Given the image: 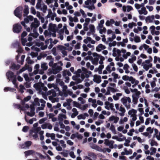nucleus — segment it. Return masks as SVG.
<instances>
[{
  "label": "nucleus",
  "instance_id": "1",
  "mask_svg": "<svg viewBox=\"0 0 160 160\" xmlns=\"http://www.w3.org/2000/svg\"><path fill=\"white\" fill-rule=\"evenodd\" d=\"M121 101L127 108H130V105L129 103L131 102V99L129 97H124L121 98Z\"/></svg>",
  "mask_w": 160,
  "mask_h": 160
},
{
  "label": "nucleus",
  "instance_id": "2",
  "mask_svg": "<svg viewBox=\"0 0 160 160\" xmlns=\"http://www.w3.org/2000/svg\"><path fill=\"white\" fill-rule=\"evenodd\" d=\"M23 8L22 6H18L14 11V15L17 17L20 18L22 17V11Z\"/></svg>",
  "mask_w": 160,
  "mask_h": 160
},
{
  "label": "nucleus",
  "instance_id": "3",
  "mask_svg": "<svg viewBox=\"0 0 160 160\" xmlns=\"http://www.w3.org/2000/svg\"><path fill=\"white\" fill-rule=\"evenodd\" d=\"M22 28V27L21 25L17 23L13 25L12 30L14 33H18L21 32Z\"/></svg>",
  "mask_w": 160,
  "mask_h": 160
},
{
  "label": "nucleus",
  "instance_id": "4",
  "mask_svg": "<svg viewBox=\"0 0 160 160\" xmlns=\"http://www.w3.org/2000/svg\"><path fill=\"white\" fill-rule=\"evenodd\" d=\"M32 144V142L31 141H26L24 144L21 145V148L23 149H28Z\"/></svg>",
  "mask_w": 160,
  "mask_h": 160
},
{
  "label": "nucleus",
  "instance_id": "5",
  "mask_svg": "<svg viewBox=\"0 0 160 160\" xmlns=\"http://www.w3.org/2000/svg\"><path fill=\"white\" fill-rule=\"evenodd\" d=\"M30 108L31 109V113L29 112H27V114L30 117H33V116L35 114V113L34 112L35 111V108L34 106V105L31 104L30 106Z\"/></svg>",
  "mask_w": 160,
  "mask_h": 160
},
{
  "label": "nucleus",
  "instance_id": "6",
  "mask_svg": "<svg viewBox=\"0 0 160 160\" xmlns=\"http://www.w3.org/2000/svg\"><path fill=\"white\" fill-rule=\"evenodd\" d=\"M57 65L56 63H55L53 64V66L52 67V70L50 69H48V71H49V72L50 73H53L54 74H56L57 73L59 72L58 71L56 68L55 67Z\"/></svg>",
  "mask_w": 160,
  "mask_h": 160
},
{
  "label": "nucleus",
  "instance_id": "7",
  "mask_svg": "<svg viewBox=\"0 0 160 160\" xmlns=\"http://www.w3.org/2000/svg\"><path fill=\"white\" fill-rule=\"evenodd\" d=\"M93 81L97 83H99L101 81V77L100 76L95 75L94 76Z\"/></svg>",
  "mask_w": 160,
  "mask_h": 160
},
{
  "label": "nucleus",
  "instance_id": "8",
  "mask_svg": "<svg viewBox=\"0 0 160 160\" xmlns=\"http://www.w3.org/2000/svg\"><path fill=\"white\" fill-rule=\"evenodd\" d=\"M106 48L105 46L103 45L102 44H99L96 48V50L97 52H100L101 50L104 49Z\"/></svg>",
  "mask_w": 160,
  "mask_h": 160
},
{
  "label": "nucleus",
  "instance_id": "9",
  "mask_svg": "<svg viewBox=\"0 0 160 160\" xmlns=\"http://www.w3.org/2000/svg\"><path fill=\"white\" fill-rule=\"evenodd\" d=\"M14 73L11 71L8 72L6 73V76L8 79H12L14 77Z\"/></svg>",
  "mask_w": 160,
  "mask_h": 160
},
{
  "label": "nucleus",
  "instance_id": "10",
  "mask_svg": "<svg viewBox=\"0 0 160 160\" xmlns=\"http://www.w3.org/2000/svg\"><path fill=\"white\" fill-rule=\"evenodd\" d=\"M35 152V151L32 150H28L24 152L25 157H27L28 156L32 155Z\"/></svg>",
  "mask_w": 160,
  "mask_h": 160
},
{
  "label": "nucleus",
  "instance_id": "11",
  "mask_svg": "<svg viewBox=\"0 0 160 160\" xmlns=\"http://www.w3.org/2000/svg\"><path fill=\"white\" fill-rule=\"evenodd\" d=\"M142 11L138 10V12L139 14L141 15L143 14L144 15H146L148 13V12L146 10L145 7L142 8Z\"/></svg>",
  "mask_w": 160,
  "mask_h": 160
},
{
  "label": "nucleus",
  "instance_id": "12",
  "mask_svg": "<svg viewBox=\"0 0 160 160\" xmlns=\"http://www.w3.org/2000/svg\"><path fill=\"white\" fill-rule=\"evenodd\" d=\"M25 8L23 10V12L24 13L23 16H27L29 13V9L28 7V5H25L24 6Z\"/></svg>",
  "mask_w": 160,
  "mask_h": 160
},
{
  "label": "nucleus",
  "instance_id": "13",
  "mask_svg": "<svg viewBox=\"0 0 160 160\" xmlns=\"http://www.w3.org/2000/svg\"><path fill=\"white\" fill-rule=\"evenodd\" d=\"M90 29V31L93 34L95 32V28L93 24H90L89 26Z\"/></svg>",
  "mask_w": 160,
  "mask_h": 160
},
{
  "label": "nucleus",
  "instance_id": "14",
  "mask_svg": "<svg viewBox=\"0 0 160 160\" xmlns=\"http://www.w3.org/2000/svg\"><path fill=\"white\" fill-rule=\"evenodd\" d=\"M154 18V15H152L151 16H148L146 17V22H147L148 21H149V22H152V21L151 20L152 19L153 20Z\"/></svg>",
  "mask_w": 160,
  "mask_h": 160
},
{
  "label": "nucleus",
  "instance_id": "15",
  "mask_svg": "<svg viewBox=\"0 0 160 160\" xmlns=\"http://www.w3.org/2000/svg\"><path fill=\"white\" fill-rule=\"evenodd\" d=\"M56 27V25L54 24H52L51 23H50L49 25V30L52 31H54L55 28Z\"/></svg>",
  "mask_w": 160,
  "mask_h": 160
},
{
  "label": "nucleus",
  "instance_id": "16",
  "mask_svg": "<svg viewBox=\"0 0 160 160\" xmlns=\"http://www.w3.org/2000/svg\"><path fill=\"white\" fill-rule=\"evenodd\" d=\"M20 65L19 64L16 65L15 63H13L12 64L11 68L17 70L20 68Z\"/></svg>",
  "mask_w": 160,
  "mask_h": 160
},
{
  "label": "nucleus",
  "instance_id": "17",
  "mask_svg": "<svg viewBox=\"0 0 160 160\" xmlns=\"http://www.w3.org/2000/svg\"><path fill=\"white\" fill-rule=\"evenodd\" d=\"M34 105L40 106V104L39 102V99L38 98H34V102H33V104Z\"/></svg>",
  "mask_w": 160,
  "mask_h": 160
},
{
  "label": "nucleus",
  "instance_id": "18",
  "mask_svg": "<svg viewBox=\"0 0 160 160\" xmlns=\"http://www.w3.org/2000/svg\"><path fill=\"white\" fill-rule=\"evenodd\" d=\"M4 91L5 92H7L8 91H10L12 92H13L14 91L16 90L14 88H11L9 87H6L4 88Z\"/></svg>",
  "mask_w": 160,
  "mask_h": 160
},
{
  "label": "nucleus",
  "instance_id": "19",
  "mask_svg": "<svg viewBox=\"0 0 160 160\" xmlns=\"http://www.w3.org/2000/svg\"><path fill=\"white\" fill-rule=\"evenodd\" d=\"M132 102H133L134 104H137V102H138V97H136L134 96L133 95H132Z\"/></svg>",
  "mask_w": 160,
  "mask_h": 160
},
{
  "label": "nucleus",
  "instance_id": "20",
  "mask_svg": "<svg viewBox=\"0 0 160 160\" xmlns=\"http://www.w3.org/2000/svg\"><path fill=\"white\" fill-rule=\"evenodd\" d=\"M67 75L68 76H71L72 75L71 73L68 70H65L63 71V76H66Z\"/></svg>",
  "mask_w": 160,
  "mask_h": 160
},
{
  "label": "nucleus",
  "instance_id": "21",
  "mask_svg": "<svg viewBox=\"0 0 160 160\" xmlns=\"http://www.w3.org/2000/svg\"><path fill=\"white\" fill-rule=\"evenodd\" d=\"M40 24V23L37 24L36 23H32L31 25V28L32 29V28H34V29L38 27Z\"/></svg>",
  "mask_w": 160,
  "mask_h": 160
},
{
  "label": "nucleus",
  "instance_id": "22",
  "mask_svg": "<svg viewBox=\"0 0 160 160\" xmlns=\"http://www.w3.org/2000/svg\"><path fill=\"white\" fill-rule=\"evenodd\" d=\"M99 59L97 58H94L92 61V62L93 64L95 65H97L98 64V62Z\"/></svg>",
  "mask_w": 160,
  "mask_h": 160
},
{
  "label": "nucleus",
  "instance_id": "23",
  "mask_svg": "<svg viewBox=\"0 0 160 160\" xmlns=\"http://www.w3.org/2000/svg\"><path fill=\"white\" fill-rule=\"evenodd\" d=\"M41 68L43 70H46L47 69L48 67L46 63H43L41 64Z\"/></svg>",
  "mask_w": 160,
  "mask_h": 160
},
{
  "label": "nucleus",
  "instance_id": "24",
  "mask_svg": "<svg viewBox=\"0 0 160 160\" xmlns=\"http://www.w3.org/2000/svg\"><path fill=\"white\" fill-rule=\"evenodd\" d=\"M40 44L41 45V50H44L47 48L48 45H44V43L43 42H41Z\"/></svg>",
  "mask_w": 160,
  "mask_h": 160
},
{
  "label": "nucleus",
  "instance_id": "25",
  "mask_svg": "<svg viewBox=\"0 0 160 160\" xmlns=\"http://www.w3.org/2000/svg\"><path fill=\"white\" fill-rule=\"evenodd\" d=\"M82 71L84 72L85 73H88L89 74H91L92 72L90 71H88L85 68L82 67Z\"/></svg>",
  "mask_w": 160,
  "mask_h": 160
},
{
  "label": "nucleus",
  "instance_id": "26",
  "mask_svg": "<svg viewBox=\"0 0 160 160\" xmlns=\"http://www.w3.org/2000/svg\"><path fill=\"white\" fill-rule=\"evenodd\" d=\"M108 88L110 90V91L112 92H118L119 90L117 89H116L110 87H108Z\"/></svg>",
  "mask_w": 160,
  "mask_h": 160
},
{
  "label": "nucleus",
  "instance_id": "27",
  "mask_svg": "<svg viewBox=\"0 0 160 160\" xmlns=\"http://www.w3.org/2000/svg\"><path fill=\"white\" fill-rule=\"evenodd\" d=\"M137 111L136 110L134 109H132L131 110H129L128 111V114L129 115H131L132 113H133L135 114L137 113Z\"/></svg>",
  "mask_w": 160,
  "mask_h": 160
},
{
  "label": "nucleus",
  "instance_id": "28",
  "mask_svg": "<svg viewBox=\"0 0 160 160\" xmlns=\"http://www.w3.org/2000/svg\"><path fill=\"white\" fill-rule=\"evenodd\" d=\"M124 151L126 153V155H128V154H131L132 153V149H129V151H128L127 149L125 148L124 149Z\"/></svg>",
  "mask_w": 160,
  "mask_h": 160
},
{
  "label": "nucleus",
  "instance_id": "29",
  "mask_svg": "<svg viewBox=\"0 0 160 160\" xmlns=\"http://www.w3.org/2000/svg\"><path fill=\"white\" fill-rule=\"evenodd\" d=\"M151 145L152 146H153L154 145H155L156 146H157L158 145V143L157 142L155 141L152 140L151 141V142L150 143Z\"/></svg>",
  "mask_w": 160,
  "mask_h": 160
},
{
  "label": "nucleus",
  "instance_id": "30",
  "mask_svg": "<svg viewBox=\"0 0 160 160\" xmlns=\"http://www.w3.org/2000/svg\"><path fill=\"white\" fill-rule=\"evenodd\" d=\"M30 35L35 38H36L39 35V34L37 32H35L34 33H30Z\"/></svg>",
  "mask_w": 160,
  "mask_h": 160
},
{
  "label": "nucleus",
  "instance_id": "31",
  "mask_svg": "<svg viewBox=\"0 0 160 160\" xmlns=\"http://www.w3.org/2000/svg\"><path fill=\"white\" fill-rule=\"evenodd\" d=\"M19 87H20L19 91L21 93H22L24 92L23 90L25 89V87L23 85H22V84H20V85Z\"/></svg>",
  "mask_w": 160,
  "mask_h": 160
},
{
  "label": "nucleus",
  "instance_id": "32",
  "mask_svg": "<svg viewBox=\"0 0 160 160\" xmlns=\"http://www.w3.org/2000/svg\"><path fill=\"white\" fill-rule=\"evenodd\" d=\"M73 106L77 108H79L81 106V104L76 101H73Z\"/></svg>",
  "mask_w": 160,
  "mask_h": 160
},
{
  "label": "nucleus",
  "instance_id": "33",
  "mask_svg": "<svg viewBox=\"0 0 160 160\" xmlns=\"http://www.w3.org/2000/svg\"><path fill=\"white\" fill-rule=\"evenodd\" d=\"M58 49L60 50H63L66 49V47L63 46L59 45L57 47Z\"/></svg>",
  "mask_w": 160,
  "mask_h": 160
},
{
  "label": "nucleus",
  "instance_id": "34",
  "mask_svg": "<svg viewBox=\"0 0 160 160\" xmlns=\"http://www.w3.org/2000/svg\"><path fill=\"white\" fill-rule=\"evenodd\" d=\"M90 147L92 148L97 150H98L99 148V146L94 144H93L92 146H90Z\"/></svg>",
  "mask_w": 160,
  "mask_h": 160
},
{
  "label": "nucleus",
  "instance_id": "35",
  "mask_svg": "<svg viewBox=\"0 0 160 160\" xmlns=\"http://www.w3.org/2000/svg\"><path fill=\"white\" fill-rule=\"evenodd\" d=\"M104 22V21L103 19L101 20L100 21V23L98 24V26L100 28H102L103 27V24Z\"/></svg>",
  "mask_w": 160,
  "mask_h": 160
},
{
  "label": "nucleus",
  "instance_id": "36",
  "mask_svg": "<svg viewBox=\"0 0 160 160\" xmlns=\"http://www.w3.org/2000/svg\"><path fill=\"white\" fill-rule=\"evenodd\" d=\"M29 128V127L27 126H24L22 129V131L24 132H28Z\"/></svg>",
  "mask_w": 160,
  "mask_h": 160
},
{
  "label": "nucleus",
  "instance_id": "37",
  "mask_svg": "<svg viewBox=\"0 0 160 160\" xmlns=\"http://www.w3.org/2000/svg\"><path fill=\"white\" fill-rule=\"evenodd\" d=\"M146 130L147 132H149L150 134H152L153 132V129L151 127H149L147 128Z\"/></svg>",
  "mask_w": 160,
  "mask_h": 160
},
{
  "label": "nucleus",
  "instance_id": "38",
  "mask_svg": "<svg viewBox=\"0 0 160 160\" xmlns=\"http://www.w3.org/2000/svg\"><path fill=\"white\" fill-rule=\"evenodd\" d=\"M134 41L136 42H139L141 41L140 38L138 36H135L134 38Z\"/></svg>",
  "mask_w": 160,
  "mask_h": 160
},
{
  "label": "nucleus",
  "instance_id": "39",
  "mask_svg": "<svg viewBox=\"0 0 160 160\" xmlns=\"http://www.w3.org/2000/svg\"><path fill=\"white\" fill-rule=\"evenodd\" d=\"M136 23H134L133 22H132L131 23H130L128 24V26L130 28H132L133 27V26H136Z\"/></svg>",
  "mask_w": 160,
  "mask_h": 160
},
{
  "label": "nucleus",
  "instance_id": "40",
  "mask_svg": "<svg viewBox=\"0 0 160 160\" xmlns=\"http://www.w3.org/2000/svg\"><path fill=\"white\" fill-rule=\"evenodd\" d=\"M47 119V118H44L40 119L39 121V122L40 124H42L44 122L46 121Z\"/></svg>",
  "mask_w": 160,
  "mask_h": 160
},
{
  "label": "nucleus",
  "instance_id": "41",
  "mask_svg": "<svg viewBox=\"0 0 160 160\" xmlns=\"http://www.w3.org/2000/svg\"><path fill=\"white\" fill-rule=\"evenodd\" d=\"M76 137L78 139H82L83 138V136L81 134H79L78 132L76 133Z\"/></svg>",
  "mask_w": 160,
  "mask_h": 160
},
{
  "label": "nucleus",
  "instance_id": "42",
  "mask_svg": "<svg viewBox=\"0 0 160 160\" xmlns=\"http://www.w3.org/2000/svg\"><path fill=\"white\" fill-rule=\"evenodd\" d=\"M112 75L114 77V79H116L118 78H119L120 77H118V74H116L115 72H113L112 73Z\"/></svg>",
  "mask_w": 160,
  "mask_h": 160
},
{
  "label": "nucleus",
  "instance_id": "43",
  "mask_svg": "<svg viewBox=\"0 0 160 160\" xmlns=\"http://www.w3.org/2000/svg\"><path fill=\"white\" fill-rule=\"evenodd\" d=\"M22 45L24 46L26 45V43L27 42V40L26 38H22Z\"/></svg>",
  "mask_w": 160,
  "mask_h": 160
},
{
  "label": "nucleus",
  "instance_id": "44",
  "mask_svg": "<svg viewBox=\"0 0 160 160\" xmlns=\"http://www.w3.org/2000/svg\"><path fill=\"white\" fill-rule=\"evenodd\" d=\"M25 121L29 123L30 124H32L33 122V120L32 119H31L29 120V121H28L26 118V117L25 116Z\"/></svg>",
  "mask_w": 160,
  "mask_h": 160
},
{
  "label": "nucleus",
  "instance_id": "45",
  "mask_svg": "<svg viewBox=\"0 0 160 160\" xmlns=\"http://www.w3.org/2000/svg\"><path fill=\"white\" fill-rule=\"evenodd\" d=\"M114 143V141L112 140L110 141V145H108L110 148L112 149L114 148L113 144Z\"/></svg>",
  "mask_w": 160,
  "mask_h": 160
},
{
  "label": "nucleus",
  "instance_id": "46",
  "mask_svg": "<svg viewBox=\"0 0 160 160\" xmlns=\"http://www.w3.org/2000/svg\"><path fill=\"white\" fill-rule=\"evenodd\" d=\"M84 7L87 8L90 10H92L93 9H95V8L93 4H92L91 6H84Z\"/></svg>",
  "mask_w": 160,
  "mask_h": 160
},
{
  "label": "nucleus",
  "instance_id": "47",
  "mask_svg": "<svg viewBox=\"0 0 160 160\" xmlns=\"http://www.w3.org/2000/svg\"><path fill=\"white\" fill-rule=\"evenodd\" d=\"M78 119H85L86 118V117H85V116L81 114L78 115Z\"/></svg>",
  "mask_w": 160,
  "mask_h": 160
},
{
  "label": "nucleus",
  "instance_id": "48",
  "mask_svg": "<svg viewBox=\"0 0 160 160\" xmlns=\"http://www.w3.org/2000/svg\"><path fill=\"white\" fill-rule=\"evenodd\" d=\"M55 92L54 91V90L53 89H52L50 90H49L47 92V95H51V94H53L55 93Z\"/></svg>",
  "mask_w": 160,
  "mask_h": 160
},
{
  "label": "nucleus",
  "instance_id": "49",
  "mask_svg": "<svg viewBox=\"0 0 160 160\" xmlns=\"http://www.w3.org/2000/svg\"><path fill=\"white\" fill-rule=\"evenodd\" d=\"M27 60L28 64H31L32 63L34 62L30 59V57H28L27 58Z\"/></svg>",
  "mask_w": 160,
  "mask_h": 160
},
{
  "label": "nucleus",
  "instance_id": "50",
  "mask_svg": "<svg viewBox=\"0 0 160 160\" xmlns=\"http://www.w3.org/2000/svg\"><path fill=\"white\" fill-rule=\"evenodd\" d=\"M106 32V29L104 27L102 29H100L99 30V33L102 34L103 32L105 33Z\"/></svg>",
  "mask_w": 160,
  "mask_h": 160
},
{
  "label": "nucleus",
  "instance_id": "51",
  "mask_svg": "<svg viewBox=\"0 0 160 160\" xmlns=\"http://www.w3.org/2000/svg\"><path fill=\"white\" fill-rule=\"evenodd\" d=\"M88 25L87 23H84L83 24V29L85 31H87L88 30Z\"/></svg>",
  "mask_w": 160,
  "mask_h": 160
},
{
  "label": "nucleus",
  "instance_id": "52",
  "mask_svg": "<svg viewBox=\"0 0 160 160\" xmlns=\"http://www.w3.org/2000/svg\"><path fill=\"white\" fill-rule=\"evenodd\" d=\"M31 55L32 57H36L38 55V53L37 52H32L30 54Z\"/></svg>",
  "mask_w": 160,
  "mask_h": 160
},
{
  "label": "nucleus",
  "instance_id": "53",
  "mask_svg": "<svg viewBox=\"0 0 160 160\" xmlns=\"http://www.w3.org/2000/svg\"><path fill=\"white\" fill-rule=\"evenodd\" d=\"M31 12L34 15H35L36 14V10L34 7H31Z\"/></svg>",
  "mask_w": 160,
  "mask_h": 160
},
{
  "label": "nucleus",
  "instance_id": "54",
  "mask_svg": "<svg viewBox=\"0 0 160 160\" xmlns=\"http://www.w3.org/2000/svg\"><path fill=\"white\" fill-rule=\"evenodd\" d=\"M27 69V68L25 67H24L22 68L19 71V73H17V74H18L19 73H21L22 72H24L25 71L26 69Z\"/></svg>",
  "mask_w": 160,
  "mask_h": 160
},
{
  "label": "nucleus",
  "instance_id": "55",
  "mask_svg": "<svg viewBox=\"0 0 160 160\" xmlns=\"http://www.w3.org/2000/svg\"><path fill=\"white\" fill-rule=\"evenodd\" d=\"M132 66L134 70L136 72H137L138 70V68L136 65L135 64L133 63L132 64Z\"/></svg>",
  "mask_w": 160,
  "mask_h": 160
},
{
  "label": "nucleus",
  "instance_id": "56",
  "mask_svg": "<svg viewBox=\"0 0 160 160\" xmlns=\"http://www.w3.org/2000/svg\"><path fill=\"white\" fill-rule=\"evenodd\" d=\"M104 144L106 145H109L110 144V141H109L108 139H105L104 140Z\"/></svg>",
  "mask_w": 160,
  "mask_h": 160
},
{
  "label": "nucleus",
  "instance_id": "57",
  "mask_svg": "<svg viewBox=\"0 0 160 160\" xmlns=\"http://www.w3.org/2000/svg\"><path fill=\"white\" fill-rule=\"evenodd\" d=\"M108 81L107 80H104V82L101 84V86L103 87H105L106 85L108 83Z\"/></svg>",
  "mask_w": 160,
  "mask_h": 160
},
{
  "label": "nucleus",
  "instance_id": "58",
  "mask_svg": "<svg viewBox=\"0 0 160 160\" xmlns=\"http://www.w3.org/2000/svg\"><path fill=\"white\" fill-rule=\"evenodd\" d=\"M141 92L140 91H137V92H136L135 93H133L132 95L136 97H139V96L140 95Z\"/></svg>",
  "mask_w": 160,
  "mask_h": 160
},
{
  "label": "nucleus",
  "instance_id": "59",
  "mask_svg": "<svg viewBox=\"0 0 160 160\" xmlns=\"http://www.w3.org/2000/svg\"><path fill=\"white\" fill-rule=\"evenodd\" d=\"M59 124L60 126V128H65V125L62 122H59Z\"/></svg>",
  "mask_w": 160,
  "mask_h": 160
},
{
  "label": "nucleus",
  "instance_id": "60",
  "mask_svg": "<svg viewBox=\"0 0 160 160\" xmlns=\"http://www.w3.org/2000/svg\"><path fill=\"white\" fill-rule=\"evenodd\" d=\"M106 70L107 71H108L109 72V73H110L112 71L111 70V67L110 65H108L106 68Z\"/></svg>",
  "mask_w": 160,
  "mask_h": 160
},
{
  "label": "nucleus",
  "instance_id": "61",
  "mask_svg": "<svg viewBox=\"0 0 160 160\" xmlns=\"http://www.w3.org/2000/svg\"><path fill=\"white\" fill-rule=\"evenodd\" d=\"M82 48L83 50L84 51H87L88 50V48L87 46L85 44H84L83 45Z\"/></svg>",
  "mask_w": 160,
  "mask_h": 160
},
{
  "label": "nucleus",
  "instance_id": "62",
  "mask_svg": "<svg viewBox=\"0 0 160 160\" xmlns=\"http://www.w3.org/2000/svg\"><path fill=\"white\" fill-rule=\"evenodd\" d=\"M47 9V7L46 5H44L42 6L43 12L44 13H45L46 12V10Z\"/></svg>",
  "mask_w": 160,
  "mask_h": 160
},
{
  "label": "nucleus",
  "instance_id": "63",
  "mask_svg": "<svg viewBox=\"0 0 160 160\" xmlns=\"http://www.w3.org/2000/svg\"><path fill=\"white\" fill-rule=\"evenodd\" d=\"M54 79V76L53 75H52L48 79V81L50 82L53 80Z\"/></svg>",
  "mask_w": 160,
  "mask_h": 160
},
{
  "label": "nucleus",
  "instance_id": "64",
  "mask_svg": "<svg viewBox=\"0 0 160 160\" xmlns=\"http://www.w3.org/2000/svg\"><path fill=\"white\" fill-rule=\"evenodd\" d=\"M69 155L72 158H75L76 157L75 155H74V152L72 151L71 152H70Z\"/></svg>",
  "mask_w": 160,
  "mask_h": 160
}]
</instances>
